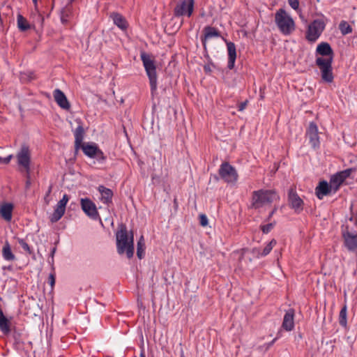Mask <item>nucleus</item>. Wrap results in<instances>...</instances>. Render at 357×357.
Wrapping results in <instances>:
<instances>
[{
    "label": "nucleus",
    "instance_id": "nucleus-22",
    "mask_svg": "<svg viewBox=\"0 0 357 357\" xmlns=\"http://www.w3.org/2000/svg\"><path fill=\"white\" fill-rule=\"evenodd\" d=\"M13 205L11 203H3L0 207L1 216L6 220L10 221L12 218Z\"/></svg>",
    "mask_w": 357,
    "mask_h": 357
},
{
    "label": "nucleus",
    "instance_id": "nucleus-14",
    "mask_svg": "<svg viewBox=\"0 0 357 357\" xmlns=\"http://www.w3.org/2000/svg\"><path fill=\"white\" fill-rule=\"evenodd\" d=\"M204 35L201 36V41L204 49L206 50V41L212 38L221 37L220 32L215 27L211 26H206L203 30Z\"/></svg>",
    "mask_w": 357,
    "mask_h": 357
},
{
    "label": "nucleus",
    "instance_id": "nucleus-47",
    "mask_svg": "<svg viewBox=\"0 0 357 357\" xmlns=\"http://www.w3.org/2000/svg\"><path fill=\"white\" fill-rule=\"evenodd\" d=\"M56 247L53 248L51 250L50 257L51 258V261H49L50 263L53 264L54 263V256L56 252Z\"/></svg>",
    "mask_w": 357,
    "mask_h": 357
},
{
    "label": "nucleus",
    "instance_id": "nucleus-24",
    "mask_svg": "<svg viewBox=\"0 0 357 357\" xmlns=\"http://www.w3.org/2000/svg\"><path fill=\"white\" fill-rule=\"evenodd\" d=\"M80 149H82L84 153L88 157L92 158H94L96 153H97L98 146L95 143H84Z\"/></svg>",
    "mask_w": 357,
    "mask_h": 357
},
{
    "label": "nucleus",
    "instance_id": "nucleus-8",
    "mask_svg": "<svg viewBox=\"0 0 357 357\" xmlns=\"http://www.w3.org/2000/svg\"><path fill=\"white\" fill-rule=\"evenodd\" d=\"M218 172L221 178L227 183H234L238 179L236 170L227 162L222 163Z\"/></svg>",
    "mask_w": 357,
    "mask_h": 357
},
{
    "label": "nucleus",
    "instance_id": "nucleus-12",
    "mask_svg": "<svg viewBox=\"0 0 357 357\" xmlns=\"http://www.w3.org/2000/svg\"><path fill=\"white\" fill-rule=\"evenodd\" d=\"M288 199L289 206L291 208L294 209L295 212L298 213L303 211V201L293 188L289 190Z\"/></svg>",
    "mask_w": 357,
    "mask_h": 357
},
{
    "label": "nucleus",
    "instance_id": "nucleus-53",
    "mask_svg": "<svg viewBox=\"0 0 357 357\" xmlns=\"http://www.w3.org/2000/svg\"><path fill=\"white\" fill-rule=\"evenodd\" d=\"M32 1H33V2L35 4H36V3H37V0H32Z\"/></svg>",
    "mask_w": 357,
    "mask_h": 357
},
{
    "label": "nucleus",
    "instance_id": "nucleus-18",
    "mask_svg": "<svg viewBox=\"0 0 357 357\" xmlns=\"http://www.w3.org/2000/svg\"><path fill=\"white\" fill-rule=\"evenodd\" d=\"M294 310L289 309L287 310L284 316L283 321H282V328L287 331H291L294 328Z\"/></svg>",
    "mask_w": 357,
    "mask_h": 357
},
{
    "label": "nucleus",
    "instance_id": "nucleus-3",
    "mask_svg": "<svg viewBox=\"0 0 357 357\" xmlns=\"http://www.w3.org/2000/svg\"><path fill=\"white\" fill-rule=\"evenodd\" d=\"M279 199V196L273 190H259L253 191L251 208L257 209L263 206L271 204Z\"/></svg>",
    "mask_w": 357,
    "mask_h": 357
},
{
    "label": "nucleus",
    "instance_id": "nucleus-10",
    "mask_svg": "<svg viewBox=\"0 0 357 357\" xmlns=\"http://www.w3.org/2000/svg\"><path fill=\"white\" fill-rule=\"evenodd\" d=\"M344 246L350 252H357V234L351 232L348 226L342 230Z\"/></svg>",
    "mask_w": 357,
    "mask_h": 357
},
{
    "label": "nucleus",
    "instance_id": "nucleus-36",
    "mask_svg": "<svg viewBox=\"0 0 357 357\" xmlns=\"http://www.w3.org/2000/svg\"><path fill=\"white\" fill-rule=\"evenodd\" d=\"M93 158H96L99 162H103L106 160V156L104 155L103 152L98 148L97 153Z\"/></svg>",
    "mask_w": 357,
    "mask_h": 357
},
{
    "label": "nucleus",
    "instance_id": "nucleus-26",
    "mask_svg": "<svg viewBox=\"0 0 357 357\" xmlns=\"http://www.w3.org/2000/svg\"><path fill=\"white\" fill-rule=\"evenodd\" d=\"M344 183V180L338 172L333 175L330 179V183L332 185L334 192L337 191L340 185Z\"/></svg>",
    "mask_w": 357,
    "mask_h": 357
},
{
    "label": "nucleus",
    "instance_id": "nucleus-23",
    "mask_svg": "<svg viewBox=\"0 0 357 357\" xmlns=\"http://www.w3.org/2000/svg\"><path fill=\"white\" fill-rule=\"evenodd\" d=\"M101 195V201L103 204H109L112 203L113 192L112 190L100 185L98 188Z\"/></svg>",
    "mask_w": 357,
    "mask_h": 357
},
{
    "label": "nucleus",
    "instance_id": "nucleus-52",
    "mask_svg": "<svg viewBox=\"0 0 357 357\" xmlns=\"http://www.w3.org/2000/svg\"><path fill=\"white\" fill-rule=\"evenodd\" d=\"M273 342H274V340H273V341H272L271 342H270V343L268 344V347H267V349H268L271 345H272V344L273 343Z\"/></svg>",
    "mask_w": 357,
    "mask_h": 357
},
{
    "label": "nucleus",
    "instance_id": "nucleus-2",
    "mask_svg": "<svg viewBox=\"0 0 357 357\" xmlns=\"http://www.w3.org/2000/svg\"><path fill=\"white\" fill-rule=\"evenodd\" d=\"M140 58L149 79L151 95L153 96L157 91L158 76L155 60L152 56L144 51L141 52Z\"/></svg>",
    "mask_w": 357,
    "mask_h": 357
},
{
    "label": "nucleus",
    "instance_id": "nucleus-29",
    "mask_svg": "<svg viewBox=\"0 0 357 357\" xmlns=\"http://www.w3.org/2000/svg\"><path fill=\"white\" fill-rule=\"evenodd\" d=\"M2 255L4 259L7 261H13L15 259V256L11 251L10 244L6 242L2 249Z\"/></svg>",
    "mask_w": 357,
    "mask_h": 357
},
{
    "label": "nucleus",
    "instance_id": "nucleus-32",
    "mask_svg": "<svg viewBox=\"0 0 357 357\" xmlns=\"http://www.w3.org/2000/svg\"><path fill=\"white\" fill-rule=\"evenodd\" d=\"M347 305H344L340 312V314H339V324L340 326H342V327H344L346 328L347 326Z\"/></svg>",
    "mask_w": 357,
    "mask_h": 357
},
{
    "label": "nucleus",
    "instance_id": "nucleus-20",
    "mask_svg": "<svg viewBox=\"0 0 357 357\" xmlns=\"http://www.w3.org/2000/svg\"><path fill=\"white\" fill-rule=\"evenodd\" d=\"M75 135V149L77 152L82 145L84 144L82 141L84 139V130L82 125H79L74 132Z\"/></svg>",
    "mask_w": 357,
    "mask_h": 357
},
{
    "label": "nucleus",
    "instance_id": "nucleus-45",
    "mask_svg": "<svg viewBox=\"0 0 357 357\" xmlns=\"http://www.w3.org/2000/svg\"><path fill=\"white\" fill-rule=\"evenodd\" d=\"M247 104H248V100L240 102L238 105V110L240 112L244 110Z\"/></svg>",
    "mask_w": 357,
    "mask_h": 357
},
{
    "label": "nucleus",
    "instance_id": "nucleus-31",
    "mask_svg": "<svg viewBox=\"0 0 357 357\" xmlns=\"http://www.w3.org/2000/svg\"><path fill=\"white\" fill-rule=\"evenodd\" d=\"M145 243L143 236H142L137 245V256L139 259L144 257Z\"/></svg>",
    "mask_w": 357,
    "mask_h": 357
},
{
    "label": "nucleus",
    "instance_id": "nucleus-17",
    "mask_svg": "<svg viewBox=\"0 0 357 357\" xmlns=\"http://www.w3.org/2000/svg\"><path fill=\"white\" fill-rule=\"evenodd\" d=\"M332 189H333L332 185H329L326 181L323 180L315 188V195L319 199H322L324 197L331 193Z\"/></svg>",
    "mask_w": 357,
    "mask_h": 357
},
{
    "label": "nucleus",
    "instance_id": "nucleus-50",
    "mask_svg": "<svg viewBox=\"0 0 357 357\" xmlns=\"http://www.w3.org/2000/svg\"><path fill=\"white\" fill-rule=\"evenodd\" d=\"M139 357H146V355H145V353H144V350H142V351H141V353H140Z\"/></svg>",
    "mask_w": 357,
    "mask_h": 357
},
{
    "label": "nucleus",
    "instance_id": "nucleus-46",
    "mask_svg": "<svg viewBox=\"0 0 357 357\" xmlns=\"http://www.w3.org/2000/svg\"><path fill=\"white\" fill-rule=\"evenodd\" d=\"M64 13H66V9L63 8L61 11V21L63 24H66L68 21L67 18L64 17Z\"/></svg>",
    "mask_w": 357,
    "mask_h": 357
},
{
    "label": "nucleus",
    "instance_id": "nucleus-38",
    "mask_svg": "<svg viewBox=\"0 0 357 357\" xmlns=\"http://www.w3.org/2000/svg\"><path fill=\"white\" fill-rule=\"evenodd\" d=\"M352 171H353V169L351 168H349V169H347L345 170L339 172L338 173L340 174V175L341 176V177L342 178V179L344 181L347 178H349L350 176Z\"/></svg>",
    "mask_w": 357,
    "mask_h": 357
},
{
    "label": "nucleus",
    "instance_id": "nucleus-9",
    "mask_svg": "<svg viewBox=\"0 0 357 357\" xmlns=\"http://www.w3.org/2000/svg\"><path fill=\"white\" fill-rule=\"evenodd\" d=\"M194 4V0H181L174 9V16L178 17L183 15L190 17L193 12Z\"/></svg>",
    "mask_w": 357,
    "mask_h": 357
},
{
    "label": "nucleus",
    "instance_id": "nucleus-37",
    "mask_svg": "<svg viewBox=\"0 0 357 357\" xmlns=\"http://www.w3.org/2000/svg\"><path fill=\"white\" fill-rule=\"evenodd\" d=\"M275 222H271L267 225H261V229L264 234H268L273 228Z\"/></svg>",
    "mask_w": 357,
    "mask_h": 357
},
{
    "label": "nucleus",
    "instance_id": "nucleus-43",
    "mask_svg": "<svg viewBox=\"0 0 357 357\" xmlns=\"http://www.w3.org/2000/svg\"><path fill=\"white\" fill-rule=\"evenodd\" d=\"M214 64L213 63H210L204 65V70L206 73H211L212 72V67H214Z\"/></svg>",
    "mask_w": 357,
    "mask_h": 357
},
{
    "label": "nucleus",
    "instance_id": "nucleus-35",
    "mask_svg": "<svg viewBox=\"0 0 357 357\" xmlns=\"http://www.w3.org/2000/svg\"><path fill=\"white\" fill-rule=\"evenodd\" d=\"M68 200H69L68 195L65 194V195H63L62 199L59 201L56 206L61 207L66 210V204H67Z\"/></svg>",
    "mask_w": 357,
    "mask_h": 357
},
{
    "label": "nucleus",
    "instance_id": "nucleus-6",
    "mask_svg": "<svg viewBox=\"0 0 357 357\" xmlns=\"http://www.w3.org/2000/svg\"><path fill=\"white\" fill-rule=\"evenodd\" d=\"M17 165L20 172L30 174L31 154L29 146L24 144L22 146L17 155Z\"/></svg>",
    "mask_w": 357,
    "mask_h": 357
},
{
    "label": "nucleus",
    "instance_id": "nucleus-34",
    "mask_svg": "<svg viewBox=\"0 0 357 357\" xmlns=\"http://www.w3.org/2000/svg\"><path fill=\"white\" fill-rule=\"evenodd\" d=\"M17 242L25 252H26L30 255H33V257H34V253L32 249L24 239L18 238Z\"/></svg>",
    "mask_w": 357,
    "mask_h": 357
},
{
    "label": "nucleus",
    "instance_id": "nucleus-15",
    "mask_svg": "<svg viewBox=\"0 0 357 357\" xmlns=\"http://www.w3.org/2000/svg\"><path fill=\"white\" fill-rule=\"evenodd\" d=\"M222 40L225 42L227 47L228 53V64L227 67L229 70H232L234 68L235 61L236 59V45L233 42L227 41L224 37H222Z\"/></svg>",
    "mask_w": 357,
    "mask_h": 357
},
{
    "label": "nucleus",
    "instance_id": "nucleus-5",
    "mask_svg": "<svg viewBox=\"0 0 357 357\" xmlns=\"http://www.w3.org/2000/svg\"><path fill=\"white\" fill-rule=\"evenodd\" d=\"M333 60L332 58L317 57L315 61L316 65L320 69L322 79L328 83H331L334 79L332 68Z\"/></svg>",
    "mask_w": 357,
    "mask_h": 357
},
{
    "label": "nucleus",
    "instance_id": "nucleus-40",
    "mask_svg": "<svg viewBox=\"0 0 357 357\" xmlns=\"http://www.w3.org/2000/svg\"><path fill=\"white\" fill-rule=\"evenodd\" d=\"M289 6L295 10H297L299 8L298 0H288Z\"/></svg>",
    "mask_w": 357,
    "mask_h": 357
},
{
    "label": "nucleus",
    "instance_id": "nucleus-42",
    "mask_svg": "<svg viewBox=\"0 0 357 357\" xmlns=\"http://www.w3.org/2000/svg\"><path fill=\"white\" fill-rule=\"evenodd\" d=\"M48 282L51 287L53 288L55 284V274L54 272L50 274L48 278Z\"/></svg>",
    "mask_w": 357,
    "mask_h": 357
},
{
    "label": "nucleus",
    "instance_id": "nucleus-41",
    "mask_svg": "<svg viewBox=\"0 0 357 357\" xmlns=\"http://www.w3.org/2000/svg\"><path fill=\"white\" fill-rule=\"evenodd\" d=\"M199 223L203 227H206L208 225V218L206 215H199Z\"/></svg>",
    "mask_w": 357,
    "mask_h": 357
},
{
    "label": "nucleus",
    "instance_id": "nucleus-16",
    "mask_svg": "<svg viewBox=\"0 0 357 357\" xmlns=\"http://www.w3.org/2000/svg\"><path fill=\"white\" fill-rule=\"evenodd\" d=\"M53 96L54 100L61 108L67 110L70 109V104L68 102L65 93L61 90L56 89L53 91Z\"/></svg>",
    "mask_w": 357,
    "mask_h": 357
},
{
    "label": "nucleus",
    "instance_id": "nucleus-7",
    "mask_svg": "<svg viewBox=\"0 0 357 357\" xmlns=\"http://www.w3.org/2000/svg\"><path fill=\"white\" fill-rule=\"evenodd\" d=\"M325 29L322 20H315L309 26L306 32V38L310 42H315Z\"/></svg>",
    "mask_w": 357,
    "mask_h": 357
},
{
    "label": "nucleus",
    "instance_id": "nucleus-33",
    "mask_svg": "<svg viewBox=\"0 0 357 357\" xmlns=\"http://www.w3.org/2000/svg\"><path fill=\"white\" fill-rule=\"evenodd\" d=\"M339 29L344 36L352 32V27L346 21H342L340 23Z\"/></svg>",
    "mask_w": 357,
    "mask_h": 357
},
{
    "label": "nucleus",
    "instance_id": "nucleus-13",
    "mask_svg": "<svg viewBox=\"0 0 357 357\" xmlns=\"http://www.w3.org/2000/svg\"><path fill=\"white\" fill-rule=\"evenodd\" d=\"M306 135L309 139L310 143L313 148L318 147L319 146V139L318 136V128L315 123L310 122L308 129L306 132Z\"/></svg>",
    "mask_w": 357,
    "mask_h": 357
},
{
    "label": "nucleus",
    "instance_id": "nucleus-39",
    "mask_svg": "<svg viewBox=\"0 0 357 357\" xmlns=\"http://www.w3.org/2000/svg\"><path fill=\"white\" fill-rule=\"evenodd\" d=\"M52 188H53L52 184H50L48 188L47 191L46 192L45 196L44 197V202L45 203L46 205H49V204H50L49 196L52 192Z\"/></svg>",
    "mask_w": 357,
    "mask_h": 357
},
{
    "label": "nucleus",
    "instance_id": "nucleus-28",
    "mask_svg": "<svg viewBox=\"0 0 357 357\" xmlns=\"http://www.w3.org/2000/svg\"><path fill=\"white\" fill-rule=\"evenodd\" d=\"M17 27L21 31H26L30 29V24L27 20L21 14H18L17 17Z\"/></svg>",
    "mask_w": 357,
    "mask_h": 357
},
{
    "label": "nucleus",
    "instance_id": "nucleus-51",
    "mask_svg": "<svg viewBox=\"0 0 357 357\" xmlns=\"http://www.w3.org/2000/svg\"><path fill=\"white\" fill-rule=\"evenodd\" d=\"M68 16V13H67V10H66V13H64V17L67 18Z\"/></svg>",
    "mask_w": 357,
    "mask_h": 357
},
{
    "label": "nucleus",
    "instance_id": "nucleus-4",
    "mask_svg": "<svg viewBox=\"0 0 357 357\" xmlns=\"http://www.w3.org/2000/svg\"><path fill=\"white\" fill-rule=\"evenodd\" d=\"M275 22L280 31L284 35L290 34L295 29V24L283 8H280L275 15Z\"/></svg>",
    "mask_w": 357,
    "mask_h": 357
},
{
    "label": "nucleus",
    "instance_id": "nucleus-48",
    "mask_svg": "<svg viewBox=\"0 0 357 357\" xmlns=\"http://www.w3.org/2000/svg\"><path fill=\"white\" fill-rule=\"evenodd\" d=\"M26 188H29L31 185L30 174H26Z\"/></svg>",
    "mask_w": 357,
    "mask_h": 357
},
{
    "label": "nucleus",
    "instance_id": "nucleus-19",
    "mask_svg": "<svg viewBox=\"0 0 357 357\" xmlns=\"http://www.w3.org/2000/svg\"><path fill=\"white\" fill-rule=\"evenodd\" d=\"M316 52L322 56L333 59V51L329 43L322 42L317 45Z\"/></svg>",
    "mask_w": 357,
    "mask_h": 357
},
{
    "label": "nucleus",
    "instance_id": "nucleus-27",
    "mask_svg": "<svg viewBox=\"0 0 357 357\" xmlns=\"http://www.w3.org/2000/svg\"><path fill=\"white\" fill-rule=\"evenodd\" d=\"M66 210L61 207L56 206L53 213L50 215V220L52 223L59 221L64 215Z\"/></svg>",
    "mask_w": 357,
    "mask_h": 357
},
{
    "label": "nucleus",
    "instance_id": "nucleus-21",
    "mask_svg": "<svg viewBox=\"0 0 357 357\" xmlns=\"http://www.w3.org/2000/svg\"><path fill=\"white\" fill-rule=\"evenodd\" d=\"M110 17L112 19L113 22L119 29L126 30L128 27V22L126 18L119 13H112Z\"/></svg>",
    "mask_w": 357,
    "mask_h": 357
},
{
    "label": "nucleus",
    "instance_id": "nucleus-1",
    "mask_svg": "<svg viewBox=\"0 0 357 357\" xmlns=\"http://www.w3.org/2000/svg\"><path fill=\"white\" fill-rule=\"evenodd\" d=\"M117 252L119 255L126 253V257L130 259L134 255V234L133 231H128L125 225L120 226L119 230L116 233Z\"/></svg>",
    "mask_w": 357,
    "mask_h": 357
},
{
    "label": "nucleus",
    "instance_id": "nucleus-49",
    "mask_svg": "<svg viewBox=\"0 0 357 357\" xmlns=\"http://www.w3.org/2000/svg\"><path fill=\"white\" fill-rule=\"evenodd\" d=\"M277 211V208L275 207L272 211L271 212L269 213L268 215V217L267 218V220H269L271 217L273 215V214L275 213V211Z\"/></svg>",
    "mask_w": 357,
    "mask_h": 357
},
{
    "label": "nucleus",
    "instance_id": "nucleus-25",
    "mask_svg": "<svg viewBox=\"0 0 357 357\" xmlns=\"http://www.w3.org/2000/svg\"><path fill=\"white\" fill-rule=\"evenodd\" d=\"M277 243V241L275 239H272L266 245V247L264 248L263 251L261 252H259V250L257 249V248H254L252 250V253L254 254H256L257 255V257H259V256H261V257H265L266 255H268L271 251L272 250V249L273 248V247L276 245Z\"/></svg>",
    "mask_w": 357,
    "mask_h": 357
},
{
    "label": "nucleus",
    "instance_id": "nucleus-30",
    "mask_svg": "<svg viewBox=\"0 0 357 357\" xmlns=\"http://www.w3.org/2000/svg\"><path fill=\"white\" fill-rule=\"evenodd\" d=\"M0 330L4 335H8L10 332V322L4 315L0 317Z\"/></svg>",
    "mask_w": 357,
    "mask_h": 357
},
{
    "label": "nucleus",
    "instance_id": "nucleus-11",
    "mask_svg": "<svg viewBox=\"0 0 357 357\" xmlns=\"http://www.w3.org/2000/svg\"><path fill=\"white\" fill-rule=\"evenodd\" d=\"M80 204L82 211L88 217L94 220H100L96 204L89 198H82Z\"/></svg>",
    "mask_w": 357,
    "mask_h": 357
},
{
    "label": "nucleus",
    "instance_id": "nucleus-44",
    "mask_svg": "<svg viewBox=\"0 0 357 357\" xmlns=\"http://www.w3.org/2000/svg\"><path fill=\"white\" fill-rule=\"evenodd\" d=\"M13 158V155H9L6 158H1L0 157V163L1 164H8L10 161V160Z\"/></svg>",
    "mask_w": 357,
    "mask_h": 357
}]
</instances>
